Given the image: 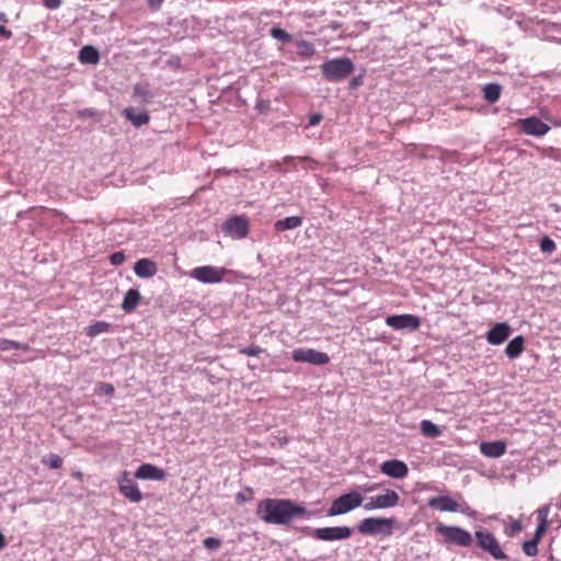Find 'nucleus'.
Masks as SVG:
<instances>
[{"instance_id":"obj_1","label":"nucleus","mask_w":561,"mask_h":561,"mask_svg":"<svg viewBox=\"0 0 561 561\" xmlns=\"http://www.w3.org/2000/svg\"><path fill=\"white\" fill-rule=\"evenodd\" d=\"M256 516L264 523L287 526L296 518H310L314 515L301 504L289 499H264L257 503Z\"/></svg>"},{"instance_id":"obj_2","label":"nucleus","mask_w":561,"mask_h":561,"mask_svg":"<svg viewBox=\"0 0 561 561\" xmlns=\"http://www.w3.org/2000/svg\"><path fill=\"white\" fill-rule=\"evenodd\" d=\"M321 73L329 82H340L350 77L354 71V64L350 58H334L324 61Z\"/></svg>"},{"instance_id":"obj_3","label":"nucleus","mask_w":561,"mask_h":561,"mask_svg":"<svg viewBox=\"0 0 561 561\" xmlns=\"http://www.w3.org/2000/svg\"><path fill=\"white\" fill-rule=\"evenodd\" d=\"M396 524L397 519L394 517H366L357 524L356 529L364 536L381 535L389 537L393 534Z\"/></svg>"},{"instance_id":"obj_4","label":"nucleus","mask_w":561,"mask_h":561,"mask_svg":"<svg viewBox=\"0 0 561 561\" xmlns=\"http://www.w3.org/2000/svg\"><path fill=\"white\" fill-rule=\"evenodd\" d=\"M364 496L357 490H351L347 493H343L331 503V506L327 511V516H340L345 515L355 508L364 505Z\"/></svg>"},{"instance_id":"obj_5","label":"nucleus","mask_w":561,"mask_h":561,"mask_svg":"<svg viewBox=\"0 0 561 561\" xmlns=\"http://www.w3.org/2000/svg\"><path fill=\"white\" fill-rule=\"evenodd\" d=\"M476 545L493 559L508 561V556L503 551L497 538L488 529H479L474 533Z\"/></svg>"},{"instance_id":"obj_6","label":"nucleus","mask_w":561,"mask_h":561,"mask_svg":"<svg viewBox=\"0 0 561 561\" xmlns=\"http://www.w3.org/2000/svg\"><path fill=\"white\" fill-rule=\"evenodd\" d=\"M301 531L321 541L345 540L348 539L353 534V529L348 526H334L323 528H311L309 526H305L301 528Z\"/></svg>"},{"instance_id":"obj_7","label":"nucleus","mask_w":561,"mask_h":561,"mask_svg":"<svg viewBox=\"0 0 561 561\" xmlns=\"http://www.w3.org/2000/svg\"><path fill=\"white\" fill-rule=\"evenodd\" d=\"M435 530L437 534L442 535L448 543L463 548H469L473 543L472 535L459 526H448L439 523Z\"/></svg>"},{"instance_id":"obj_8","label":"nucleus","mask_w":561,"mask_h":561,"mask_svg":"<svg viewBox=\"0 0 561 561\" xmlns=\"http://www.w3.org/2000/svg\"><path fill=\"white\" fill-rule=\"evenodd\" d=\"M399 502V494L394 490L387 489L382 494L370 496L363 507L365 511L386 510L396 507Z\"/></svg>"},{"instance_id":"obj_9","label":"nucleus","mask_w":561,"mask_h":561,"mask_svg":"<svg viewBox=\"0 0 561 561\" xmlns=\"http://www.w3.org/2000/svg\"><path fill=\"white\" fill-rule=\"evenodd\" d=\"M227 270L213 265H204L195 267L191 271V277L203 284H216L224 279Z\"/></svg>"},{"instance_id":"obj_10","label":"nucleus","mask_w":561,"mask_h":561,"mask_svg":"<svg viewBox=\"0 0 561 561\" xmlns=\"http://www.w3.org/2000/svg\"><path fill=\"white\" fill-rule=\"evenodd\" d=\"M291 358L297 363H308L316 366L325 365L330 362V357L327 353L308 347L294 350L291 352Z\"/></svg>"},{"instance_id":"obj_11","label":"nucleus","mask_w":561,"mask_h":561,"mask_svg":"<svg viewBox=\"0 0 561 561\" xmlns=\"http://www.w3.org/2000/svg\"><path fill=\"white\" fill-rule=\"evenodd\" d=\"M117 483L119 493L129 502L139 503L142 501V493L140 492L135 480L130 477V474L127 471H124L117 478Z\"/></svg>"},{"instance_id":"obj_12","label":"nucleus","mask_w":561,"mask_h":561,"mask_svg":"<svg viewBox=\"0 0 561 561\" xmlns=\"http://www.w3.org/2000/svg\"><path fill=\"white\" fill-rule=\"evenodd\" d=\"M386 324L397 331H416L421 325V319L414 314H393L386 318Z\"/></svg>"},{"instance_id":"obj_13","label":"nucleus","mask_w":561,"mask_h":561,"mask_svg":"<svg viewBox=\"0 0 561 561\" xmlns=\"http://www.w3.org/2000/svg\"><path fill=\"white\" fill-rule=\"evenodd\" d=\"M221 230L233 239H242L249 233V222L243 216H233L222 224Z\"/></svg>"},{"instance_id":"obj_14","label":"nucleus","mask_w":561,"mask_h":561,"mask_svg":"<svg viewBox=\"0 0 561 561\" xmlns=\"http://www.w3.org/2000/svg\"><path fill=\"white\" fill-rule=\"evenodd\" d=\"M512 329L506 322L495 323L485 334V340L491 345L504 343L511 335Z\"/></svg>"},{"instance_id":"obj_15","label":"nucleus","mask_w":561,"mask_h":561,"mask_svg":"<svg viewBox=\"0 0 561 561\" xmlns=\"http://www.w3.org/2000/svg\"><path fill=\"white\" fill-rule=\"evenodd\" d=\"M518 123L520 125L522 130L526 135H530V136H537V137L543 136L550 129V127L547 124L541 122L536 116H531V117H527V118H524V119H519Z\"/></svg>"},{"instance_id":"obj_16","label":"nucleus","mask_w":561,"mask_h":561,"mask_svg":"<svg viewBox=\"0 0 561 561\" xmlns=\"http://www.w3.org/2000/svg\"><path fill=\"white\" fill-rule=\"evenodd\" d=\"M380 471L393 479H403L409 473V468L405 462L398 460V459H391L386 460L380 465Z\"/></svg>"},{"instance_id":"obj_17","label":"nucleus","mask_w":561,"mask_h":561,"mask_svg":"<svg viewBox=\"0 0 561 561\" xmlns=\"http://www.w3.org/2000/svg\"><path fill=\"white\" fill-rule=\"evenodd\" d=\"M164 470L151 463H142L135 472V478L140 480L162 481L165 479Z\"/></svg>"},{"instance_id":"obj_18","label":"nucleus","mask_w":561,"mask_h":561,"mask_svg":"<svg viewBox=\"0 0 561 561\" xmlns=\"http://www.w3.org/2000/svg\"><path fill=\"white\" fill-rule=\"evenodd\" d=\"M427 505L431 508L437 510L439 512H458L459 510V504L449 495H438L431 497Z\"/></svg>"},{"instance_id":"obj_19","label":"nucleus","mask_w":561,"mask_h":561,"mask_svg":"<svg viewBox=\"0 0 561 561\" xmlns=\"http://www.w3.org/2000/svg\"><path fill=\"white\" fill-rule=\"evenodd\" d=\"M480 451L489 458H499L506 451V445L502 440L483 442L480 444Z\"/></svg>"},{"instance_id":"obj_20","label":"nucleus","mask_w":561,"mask_h":561,"mask_svg":"<svg viewBox=\"0 0 561 561\" xmlns=\"http://www.w3.org/2000/svg\"><path fill=\"white\" fill-rule=\"evenodd\" d=\"M157 271V264L150 259H140L134 265V273L140 278L152 277Z\"/></svg>"},{"instance_id":"obj_21","label":"nucleus","mask_w":561,"mask_h":561,"mask_svg":"<svg viewBox=\"0 0 561 561\" xmlns=\"http://www.w3.org/2000/svg\"><path fill=\"white\" fill-rule=\"evenodd\" d=\"M123 116L128 119L135 127H141L147 124L150 116L147 111L138 112L134 107H127L123 111Z\"/></svg>"},{"instance_id":"obj_22","label":"nucleus","mask_w":561,"mask_h":561,"mask_svg":"<svg viewBox=\"0 0 561 561\" xmlns=\"http://www.w3.org/2000/svg\"><path fill=\"white\" fill-rule=\"evenodd\" d=\"M141 299L140 293L136 288H130L126 291L121 308L126 313H131L136 310Z\"/></svg>"},{"instance_id":"obj_23","label":"nucleus","mask_w":561,"mask_h":561,"mask_svg":"<svg viewBox=\"0 0 561 561\" xmlns=\"http://www.w3.org/2000/svg\"><path fill=\"white\" fill-rule=\"evenodd\" d=\"M78 59L83 65H96L100 61V53L94 46L85 45L79 50Z\"/></svg>"},{"instance_id":"obj_24","label":"nucleus","mask_w":561,"mask_h":561,"mask_svg":"<svg viewBox=\"0 0 561 561\" xmlns=\"http://www.w3.org/2000/svg\"><path fill=\"white\" fill-rule=\"evenodd\" d=\"M525 339L523 335H517L508 342L505 347V355L508 358H517L524 351Z\"/></svg>"},{"instance_id":"obj_25","label":"nucleus","mask_w":561,"mask_h":561,"mask_svg":"<svg viewBox=\"0 0 561 561\" xmlns=\"http://www.w3.org/2000/svg\"><path fill=\"white\" fill-rule=\"evenodd\" d=\"M302 225V218L299 216H290L284 219L277 220L274 225L275 230L277 231H286L290 229L298 228Z\"/></svg>"},{"instance_id":"obj_26","label":"nucleus","mask_w":561,"mask_h":561,"mask_svg":"<svg viewBox=\"0 0 561 561\" xmlns=\"http://www.w3.org/2000/svg\"><path fill=\"white\" fill-rule=\"evenodd\" d=\"M501 92L502 87L497 83H488L483 87V98L490 104L499 101Z\"/></svg>"},{"instance_id":"obj_27","label":"nucleus","mask_w":561,"mask_h":561,"mask_svg":"<svg viewBox=\"0 0 561 561\" xmlns=\"http://www.w3.org/2000/svg\"><path fill=\"white\" fill-rule=\"evenodd\" d=\"M111 329V323L106 322V321H95L93 323H91L87 329H85V334L89 336V337H94L101 333H105V332H108Z\"/></svg>"},{"instance_id":"obj_28","label":"nucleus","mask_w":561,"mask_h":561,"mask_svg":"<svg viewBox=\"0 0 561 561\" xmlns=\"http://www.w3.org/2000/svg\"><path fill=\"white\" fill-rule=\"evenodd\" d=\"M421 433L425 437L435 438L442 434L440 428L434 424L432 421L423 420L420 424Z\"/></svg>"},{"instance_id":"obj_29","label":"nucleus","mask_w":561,"mask_h":561,"mask_svg":"<svg viewBox=\"0 0 561 561\" xmlns=\"http://www.w3.org/2000/svg\"><path fill=\"white\" fill-rule=\"evenodd\" d=\"M11 350L26 351L28 350V344L8 339H0V351L5 352Z\"/></svg>"},{"instance_id":"obj_30","label":"nucleus","mask_w":561,"mask_h":561,"mask_svg":"<svg viewBox=\"0 0 561 561\" xmlns=\"http://www.w3.org/2000/svg\"><path fill=\"white\" fill-rule=\"evenodd\" d=\"M270 34L273 38L282 43H289L293 41V35L280 27H272Z\"/></svg>"},{"instance_id":"obj_31","label":"nucleus","mask_w":561,"mask_h":561,"mask_svg":"<svg viewBox=\"0 0 561 561\" xmlns=\"http://www.w3.org/2000/svg\"><path fill=\"white\" fill-rule=\"evenodd\" d=\"M62 458L57 454H49L47 458L43 460V463L48 466L50 469H59L62 466Z\"/></svg>"},{"instance_id":"obj_32","label":"nucleus","mask_w":561,"mask_h":561,"mask_svg":"<svg viewBox=\"0 0 561 561\" xmlns=\"http://www.w3.org/2000/svg\"><path fill=\"white\" fill-rule=\"evenodd\" d=\"M539 247L543 253H552L557 249L556 242L548 236L540 239Z\"/></svg>"},{"instance_id":"obj_33","label":"nucleus","mask_w":561,"mask_h":561,"mask_svg":"<svg viewBox=\"0 0 561 561\" xmlns=\"http://www.w3.org/2000/svg\"><path fill=\"white\" fill-rule=\"evenodd\" d=\"M538 541L527 540L523 543V551L527 557H535L538 553Z\"/></svg>"},{"instance_id":"obj_34","label":"nucleus","mask_w":561,"mask_h":561,"mask_svg":"<svg viewBox=\"0 0 561 561\" xmlns=\"http://www.w3.org/2000/svg\"><path fill=\"white\" fill-rule=\"evenodd\" d=\"M298 54L304 57H310L314 54V47L311 43L301 41L298 43Z\"/></svg>"},{"instance_id":"obj_35","label":"nucleus","mask_w":561,"mask_h":561,"mask_svg":"<svg viewBox=\"0 0 561 561\" xmlns=\"http://www.w3.org/2000/svg\"><path fill=\"white\" fill-rule=\"evenodd\" d=\"M523 529L522 523L517 519H514L511 517V525L505 529V535L510 538L514 537L518 533H520Z\"/></svg>"},{"instance_id":"obj_36","label":"nucleus","mask_w":561,"mask_h":561,"mask_svg":"<svg viewBox=\"0 0 561 561\" xmlns=\"http://www.w3.org/2000/svg\"><path fill=\"white\" fill-rule=\"evenodd\" d=\"M203 546L210 551L218 550L221 547V539L215 537H208L204 539Z\"/></svg>"},{"instance_id":"obj_37","label":"nucleus","mask_w":561,"mask_h":561,"mask_svg":"<svg viewBox=\"0 0 561 561\" xmlns=\"http://www.w3.org/2000/svg\"><path fill=\"white\" fill-rule=\"evenodd\" d=\"M241 354L243 355H247V356H259L260 354H262L263 350L262 347L257 346V345H251V346H247V347H242L240 348L239 351Z\"/></svg>"},{"instance_id":"obj_38","label":"nucleus","mask_w":561,"mask_h":561,"mask_svg":"<svg viewBox=\"0 0 561 561\" xmlns=\"http://www.w3.org/2000/svg\"><path fill=\"white\" fill-rule=\"evenodd\" d=\"M549 512H550V506L549 505H543L540 508H538V511H537V519H538V522L539 523L545 522V524H548Z\"/></svg>"},{"instance_id":"obj_39","label":"nucleus","mask_w":561,"mask_h":561,"mask_svg":"<svg viewBox=\"0 0 561 561\" xmlns=\"http://www.w3.org/2000/svg\"><path fill=\"white\" fill-rule=\"evenodd\" d=\"M547 527H548V524H545V522H542V523L538 522V525H537V528L535 530L533 540H536V541L539 542L540 539L542 538L543 534L546 533Z\"/></svg>"},{"instance_id":"obj_40","label":"nucleus","mask_w":561,"mask_h":561,"mask_svg":"<svg viewBox=\"0 0 561 561\" xmlns=\"http://www.w3.org/2000/svg\"><path fill=\"white\" fill-rule=\"evenodd\" d=\"M125 259L126 257H125V254L123 252H114L110 256V262H111L112 265L118 266V265L124 263Z\"/></svg>"},{"instance_id":"obj_41","label":"nucleus","mask_w":561,"mask_h":561,"mask_svg":"<svg viewBox=\"0 0 561 561\" xmlns=\"http://www.w3.org/2000/svg\"><path fill=\"white\" fill-rule=\"evenodd\" d=\"M295 161H299V162H302V163H306V162H309L310 160L308 158H295V157H291V156H286L283 158V163L284 164H287V165H290V163L295 162Z\"/></svg>"},{"instance_id":"obj_42","label":"nucleus","mask_w":561,"mask_h":561,"mask_svg":"<svg viewBox=\"0 0 561 561\" xmlns=\"http://www.w3.org/2000/svg\"><path fill=\"white\" fill-rule=\"evenodd\" d=\"M61 0H44V5L47 9L56 10L60 7Z\"/></svg>"},{"instance_id":"obj_43","label":"nucleus","mask_w":561,"mask_h":561,"mask_svg":"<svg viewBox=\"0 0 561 561\" xmlns=\"http://www.w3.org/2000/svg\"><path fill=\"white\" fill-rule=\"evenodd\" d=\"M163 1L164 0H147L149 8L153 11H158L162 7Z\"/></svg>"},{"instance_id":"obj_44","label":"nucleus","mask_w":561,"mask_h":561,"mask_svg":"<svg viewBox=\"0 0 561 561\" xmlns=\"http://www.w3.org/2000/svg\"><path fill=\"white\" fill-rule=\"evenodd\" d=\"M322 119V115L321 114H312L310 115L309 117V126H316L318 125Z\"/></svg>"},{"instance_id":"obj_45","label":"nucleus","mask_w":561,"mask_h":561,"mask_svg":"<svg viewBox=\"0 0 561 561\" xmlns=\"http://www.w3.org/2000/svg\"><path fill=\"white\" fill-rule=\"evenodd\" d=\"M101 391L104 394H112L114 392V387L111 383H101Z\"/></svg>"},{"instance_id":"obj_46","label":"nucleus","mask_w":561,"mask_h":561,"mask_svg":"<svg viewBox=\"0 0 561 561\" xmlns=\"http://www.w3.org/2000/svg\"><path fill=\"white\" fill-rule=\"evenodd\" d=\"M0 36L3 37L4 39H9L12 36V32L9 31L3 25H0Z\"/></svg>"},{"instance_id":"obj_47","label":"nucleus","mask_w":561,"mask_h":561,"mask_svg":"<svg viewBox=\"0 0 561 561\" xmlns=\"http://www.w3.org/2000/svg\"><path fill=\"white\" fill-rule=\"evenodd\" d=\"M360 84H362V77H356V78L352 79L350 85H351V89H355V88H357Z\"/></svg>"},{"instance_id":"obj_48","label":"nucleus","mask_w":561,"mask_h":561,"mask_svg":"<svg viewBox=\"0 0 561 561\" xmlns=\"http://www.w3.org/2000/svg\"><path fill=\"white\" fill-rule=\"evenodd\" d=\"M236 500H237V502H238L239 504H241V503L247 502V501H248V497H247L242 492H239V493H237V495H236Z\"/></svg>"},{"instance_id":"obj_49","label":"nucleus","mask_w":561,"mask_h":561,"mask_svg":"<svg viewBox=\"0 0 561 561\" xmlns=\"http://www.w3.org/2000/svg\"><path fill=\"white\" fill-rule=\"evenodd\" d=\"M459 512L463 513V514H467V515H472V512L470 511V507L468 505H459Z\"/></svg>"},{"instance_id":"obj_50","label":"nucleus","mask_w":561,"mask_h":561,"mask_svg":"<svg viewBox=\"0 0 561 561\" xmlns=\"http://www.w3.org/2000/svg\"><path fill=\"white\" fill-rule=\"evenodd\" d=\"M134 93L136 95H144L145 94V90L140 85L136 84L134 87Z\"/></svg>"},{"instance_id":"obj_51","label":"nucleus","mask_w":561,"mask_h":561,"mask_svg":"<svg viewBox=\"0 0 561 561\" xmlns=\"http://www.w3.org/2000/svg\"><path fill=\"white\" fill-rule=\"evenodd\" d=\"M94 114L93 110L85 108L81 112V116H92Z\"/></svg>"},{"instance_id":"obj_52","label":"nucleus","mask_w":561,"mask_h":561,"mask_svg":"<svg viewBox=\"0 0 561 561\" xmlns=\"http://www.w3.org/2000/svg\"><path fill=\"white\" fill-rule=\"evenodd\" d=\"M378 486H379V484H371V485H369V486H366V488L364 489V491H365V492H373V491L377 490V489H378Z\"/></svg>"},{"instance_id":"obj_53","label":"nucleus","mask_w":561,"mask_h":561,"mask_svg":"<svg viewBox=\"0 0 561 561\" xmlns=\"http://www.w3.org/2000/svg\"><path fill=\"white\" fill-rule=\"evenodd\" d=\"M5 538L4 536L2 535V533L0 531V550L3 549L5 547Z\"/></svg>"},{"instance_id":"obj_54","label":"nucleus","mask_w":561,"mask_h":561,"mask_svg":"<svg viewBox=\"0 0 561 561\" xmlns=\"http://www.w3.org/2000/svg\"><path fill=\"white\" fill-rule=\"evenodd\" d=\"M0 21L5 23L8 20H7V16H5V13L3 12H0Z\"/></svg>"}]
</instances>
